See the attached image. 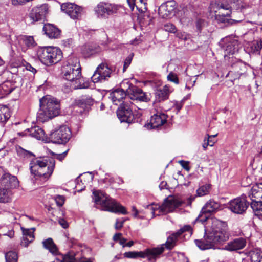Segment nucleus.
Here are the masks:
<instances>
[{
	"label": "nucleus",
	"mask_w": 262,
	"mask_h": 262,
	"mask_svg": "<svg viewBox=\"0 0 262 262\" xmlns=\"http://www.w3.org/2000/svg\"><path fill=\"white\" fill-rule=\"evenodd\" d=\"M211 220V226L206 230L204 238L194 241L196 246L201 250L216 248L228 241L230 236L226 222L216 219Z\"/></svg>",
	"instance_id": "obj_1"
},
{
	"label": "nucleus",
	"mask_w": 262,
	"mask_h": 262,
	"mask_svg": "<svg viewBox=\"0 0 262 262\" xmlns=\"http://www.w3.org/2000/svg\"><path fill=\"white\" fill-rule=\"evenodd\" d=\"M17 154L24 158H33L30 163V170L31 174L35 177H43L48 179L52 175L55 165L54 158L35 159L34 155L20 147L17 148Z\"/></svg>",
	"instance_id": "obj_2"
},
{
	"label": "nucleus",
	"mask_w": 262,
	"mask_h": 262,
	"mask_svg": "<svg viewBox=\"0 0 262 262\" xmlns=\"http://www.w3.org/2000/svg\"><path fill=\"white\" fill-rule=\"evenodd\" d=\"M40 107L37 118L42 122L57 116L60 113L59 101L50 95H47L40 99Z\"/></svg>",
	"instance_id": "obj_3"
},
{
	"label": "nucleus",
	"mask_w": 262,
	"mask_h": 262,
	"mask_svg": "<svg viewBox=\"0 0 262 262\" xmlns=\"http://www.w3.org/2000/svg\"><path fill=\"white\" fill-rule=\"evenodd\" d=\"M93 199L97 205H100L102 209L114 213L120 212L123 214H126L125 208L120 205L115 200L111 198L99 191H94L93 192Z\"/></svg>",
	"instance_id": "obj_4"
},
{
	"label": "nucleus",
	"mask_w": 262,
	"mask_h": 262,
	"mask_svg": "<svg viewBox=\"0 0 262 262\" xmlns=\"http://www.w3.org/2000/svg\"><path fill=\"white\" fill-rule=\"evenodd\" d=\"M36 55L42 63L51 66L60 61L62 58L61 50L57 47H40L36 51Z\"/></svg>",
	"instance_id": "obj_5"
},
{
	"label": "nucleus",
	"mask_w": 262,
	"mask_h": 262,
	"mask_svg": "<svg viewBox=\"0 0 262 262\" xmlns=\"http://www.w3.org/2000/svg\"><path fill=\"white\" fill-rule=\"evenodd\" d=\"M81 67L79 60L76 57H71L66 64L62 68V74L64 79L71 81L77 77L80 76Z\"/></svg>",
	"instance_id": "obj_6"
},
{
	"label": "nucleus",
	"mask_w": 262,
	"mask_h": 262,
	"mask_svg": "<svg viewBox=\"0 0 262 262\" xmlns=\"http://www.w3.org/2000/svg\"><path fill=\"white\" fill-rule=\"evenodd\" d=\"M182 202L173 198L166 199L162 205L152 204L147 206V208L151 211L153 215H160L173 211L174 209L181 206Z\"/></svg>",
	"instance_id": "obj_7"
},
{
	"label": "nucleus",
	"mask_w": 262,
	"mask_h": 262,
	"mask_svg": "<svg viewBox=\"0 0 262 262\" xmlns=\"http://www.w3.org/2000/svg\"><path fill=\"white\" fill-rule=\"evenodd\" d=\"M251 200V207L256 216L262 213V183L253 186L248 192Z\"/></svg>",
	"instance_id": "obj_8"
},
{
	"label": "nucleus",
	"mask_w": 262,
	"mask_h": 262,
	"mask_svg": "<svg viewBox=\"0 0 262 262\" xmlns=\"http://www.w3.org/2000/svg\"><path fill=\"white\" fill-rule=\"evenodd\" d=\"M185 232H187L189 236H191L192 234V228L190 225H185L177 232L172 233L167 237V241L165 244H163L158 247L153 248L152 249H161L162 251L161 253L157 254L155 256L156 259L159 257V256L164 251L165 249H172L176 245L177 241L180 236Z\"/></svg>",
	"instance_id": "obj_9"
},
{
	"label": "nucleus",
	"mask_w": 262,
	"mask_h": 262,
	"mask_svg": "<svg viewBox=\"0 0 262 262\" xmlns=\"http://www.w3.org/2000/svg\"><path fill=\"white\" fill-rule=\"evenodd\" d=\"M135 104L129 99H125L117 110V115L121 122L132 123L135 120L133 109Z\"/></svg>",
	"instance_id": "obj_10"
},
{
	"label": "nucleus",
	"mask_w": 262,
	"mask_h": 262,
	"mask_svg": "<svg viewBox=\"0 0 262 262\" xmlns=\"http://www.w3.org/2000/svg\"><path fill=\"white\" fill-rule=\"evenodd\" d=\"M220 207L221 205L219 202L213 200H209L202 208L195 221L202 223L205 222L211 213L217 212L220 210Z\"/></svg>",
	"instance_id": "obj_11"
},
{
	"label": "nucleus",
	"mask_w": 262,
	"mask_h": 262,
	"mask_svg": "<svg viewBox=\"0 0 262 262\" xmlns=\"http://www.w3.org/2000/svg\"><path fill=\"white\" fill-rule=\"evenodd\" d=\"M119 9V6L108 2H100L94 9L95 13L98 17L106 18L108 16L117 13Z\"/></svg>",
	"instance_id": "obj_12"
},
{
	"label": "nucleus",
	"mask_w": 262,
	"mask_h": 262,
	"mask_svg": "<svg viewBox=\"0 0 262 262\" xmlns=\"http://www.w3.org/2000/svg\"><path fill=\"white\" fill-rule=\"evenodd\" d=\"M162 251L161 249L147 248L143 251H129L124 253V257L128 258H147L151 262H155V256Z\"/></svg>",
	"instance_id": "obj_13"
},
{
	"label": "nucleus",
	"mask_w": 262,
	"mask_h": 262,
	"mask_svg": "<svg viewBox=\"0 0 262 262\" xmlns=\"http://www.w3.org/2000/svg\"><path fill=\"white\" fill-rule=\"evenodd\" d=\"M71 137L70 129L66 126H61L58 129L51 133L49 138L54 143L65 144Z\"/></svg>",
	"instance_id": "obj_14"
},
{
	"label": "nucleus",
	"mask_w": 262,
	"mask_h": 262,
	"mask_svg": "<svg viewBox=\"0 0 262 262\" xmlns=\"http://www.w3.org/2000/svg\"><path fill=\"white\" fill-rule=\"evenodd\" d=\"M249 202L246 196L242 195L231 200L228 204L229 209L233 213L242 214L244 213L249 206Z\"/></svg>",
	"instance_id": "obj_15"
},
{
	"label": "nucleus",
	"mask_w": 262,
	"mask_h": 262,
	"mask_svg": "<svg viewBox=\"0 0 262 262\" xmlns=\"http://www.w3.org/2000/svg\"><path fill=\"white\" fill-rule=\"evenodd\" d=\"M112 70L106 63L100 64L96 70L91 78L93 82H103L111 77Z\"/></svg>",
	"instance_id": "obj_16"
},
{
	"label": "nucleus",
	"mask_w": 262,
	"mask_h": 262,
	"mask_svg": "<svg viewBox=\"0 0 262 262\" xmlns=\"http://www.w3.org/2000/svg\"><path fill=\"white\" fill-rule=\"evenodd\" d=\"M61 9L73 19L78 18L81 16L82 12L81 7L71 3H63L61 5Z\"/></svg>",
	"instance_id": "obj_17"
},
{
	"label": "nucleus",
	"mask_w": 262,
	"mask_h": 262,
	"mask_svg": "<svg viewBox=\"0 0 262 262\" xmlns=\"http://www.w3.org/2000/svg\"><path fill=\"white\" fill-rule=\"evenodd\" d=\"M48 12V6L47 4H42L34 7L31 10L29 16L33 21H38L45 19Z\"/></svg>",
	"instance_id": "obj_18"
},
{
	"label": "nucleus",
	"mask_w": 262,
	"mask_h": 262,
	"mask_svg": "<svg viewBox=\"0 0 262 262\" xmlns=\"http://www.w3.org/2000/svg\"><path fill=\"white\" fill-rule=\"evenodd\" d=\"M176 2L174 1H167L162 4L159 8L158 13L163 18H169L174 15Z\"/></svg>",
	"instance_id": "obj_19"
},
{
	"label": "nucleus",
	"mask_w": 262,
	"mask_h": 262,
	"mask_svg": "<svg viewBox=\"0 0 262 262\" xmlns=\"http://www.w3.org/2000/svg\"><path fill=\"white\" fill-rule=\"evenodd\" d=\"M18 184L17 177L9 173H4L0 179V186L10 190L18 187Z\"/></svg>",
	"instance_id": "obj_20"
},
{
	"label": "nucleus",
	"mask_w": 262,
	"mask_h": 262,
	"mask_svg": "<svg viewBox=\"0 0 262 262\" xmlns=\"http://www.w3.org/2000/svg\"><path fill=\"white\" fill-rule=\"evenodd\" d=\"M167 115L164 113H157L151 117L150 123L145 126L147 128H157L166 122Z\"/></svg>",
	"instance_id": "obj_21"
},
{
	"label": "nucleus",
	"mask_w": 262,
	"mask_h": 262,
	"mask_svg": "<svg viewBox=\"0 0 262 262\" xmlns=\"http://www.w3.org/2000/svg\"><path fill=\"white\" fill-rule=\"evenodd\" d=\"M133 92L132 93L129 97V100H138L147 102L150 100V95L144 92L142 89L138 87L134 88Z\"/></svg>",
	"instance_id": "obj_22"
},
{
	"label": "nucleus",
	"mask_w": 262,
	"mask_h": 262,
	"mask_svg": "<svg viewBox=\"0 0 262 262\" xmlns=\"http://www.w3.org/2000/svg\"><path fill=\"white\" fill-rule=\"evenodd\" d=\"M133 92L132 93L129 97V100H138L147 102L150 100V95L144 92L142 89L138 87L134 88Z\"/></svg>",
	"instance_id": "obj_23"
},
{
	"label": "nucleus",
	"mask_w": 262,
	"mask_h": 262,
	"mask_svg": "<svg viewBox=\"0 0 262 262\" xmlns=\"http://www.w3.org/2000/svg\"><path fill=\"white\" fill-rule=\"evenodd\" d=\"M246 241L245 238L240 237L229 242L225 247V249L233 251L242 249L245 247Z\"/></svg>",
	"instance_id": "obj_24"
},
{
	"label": "nucleus",
	"mask_w": 262,
	"mask_h": 262,
	"mask_svg": "<svg viewBox=\"0 0 262 262\" xmlns=\"http://www.w3.org/2000/svg\"><path fill=\"white\" fill-rule=\"evenodd\" d=\"M126 96L127 95L125 92L117 89L110 93L109 98L114 104L118 105L123 99H129L128 97H126Z\"/></svg>",
	"instance_id": "obj_25"
},
{
	"label": "nucleus",
	"mask_w": 262,
	"mask_h": 262,
	"mask_svg": "<svg viewBox=\"0 0 262 262\" xmlns=\"http://www.w3.org/2000/svg\"><path fill=\"white\" fill-rule=\"evenodd\" d=\"M239 47L238 41L236 39H231L226 43L225 46V56L233 55L238 51Z\"/></svg>",
	"instance_id": "obj_26"
},
{
	"label": "nucleus",
	"mask_w": 262,
	"mask_h": 262,
	"mask_svg": "<svg viewBox=\"0 0 262 262\" xmlns=\"http://www.w3.org/2000/svg\"><path fill=\"white\" fill-rule=\"evenodd\" d=\"M43 31L45 34L50 38H57L60 34V31L58 28L50 24L44 25Z\"/></svg>",
	"instance_id": "obj_27"
},
{
	"label": "nucleus",
	"mask_w": 262,
	"mask_h": 262,
	"mask_svg": "<svg viewBox=\"0 0 262 262\" xmlns=\"http://www.w3.org/2000/svg\"><path fill=\"white\" fill-rule=\"evenodd\" d=\"M169 93V86L167 85H165L162 88L158 89L155 93L156 99L158 101L167 99L168 97Z\"/></svg>",
	"instance_id": "obj_28"
},
{
	"label": "nucleus",
	"mask_w": 262,
	"mask_h": 262,
	"mask_svg": "<svg viewBox=\"0 0 262 262\" xmlns=\"http://www.w3.org/2000/svg\"><path fill=\"white\" fill-rule=\"evenodd\" d=\"M29 135L37 140H43L45 137L44 130L39 126H34L31 128L28 129Z\"/></svg>",
	"instance_id": "obj_29"
},
{
	"label": "nucleus",
	"mask_w": 262,
	"mask_h": 262,
	"mask_svg": "<svg viewBox=\"0 0 262 262\" xmlns=\"http://www.w3.org/2000/svg\"><path fill=\"white\" fill-rule=\"evenodd\" d=\"M70 82H71V86H72L74 89H86L89 86V83L84 82V79L83 77H82L81 73L80 76L77 77Z\"/></svg>",
	"instance_id": "obj_30"
},
{
	"label": "nucleus",
	"mask_w": 262,
	"mask_h": 262,
	"mask_svg": "<svg viewBox=\"0 0 262 262\" xmlns=\"http://www.w3.org/2000/svg\"><path fill=\"white\" fill-rule=\"evenodd\" d=\"M120 87L119 89L125 92L129 97L136 86L130 83L128 80L125 79L120 83Z\"/></svg>",
	"instance_id": "obj_31"
},
{
	"label": "nucleus",
	"mask_w": 262,
	"mask_h": 262,
	"mask_svg": "<svg viewBox=\"0 0 262 262\" xmlns=\"http://www.w3.org/2000/svg\"><path fill=\"white\" fill-rule=\"evenodd\" d=\"M18 39L21 46L24 45L28 48H31L36 45V42L32 36L21 35L18 37Z\"/></svg>",
	"instance_id": "obj_32"
},
{
	"label": "nucleus",
	"mask_w": 262,
	"mask_h": 262,
	"mask_svg": "<svg viewBox=\"0 0 262 262\" xmlns=\"http://www.w3.org/2000/svg\"><path fill=\"white\" fill-rule=\"evenodd\" d=\"M43 247L48 249L50 252L53 254L56 255L58 253V249L56 245L53 242V240L51 238H48V239L42 242Z\"/></svg>",
	"instance_id": "obj_33"
},
{
	"label": "nucleus",
	"mask_w": 262,
	"mask_h": 262,
	"mask_svg": "<svg viewBox=\"0 0 262 262\" xmlns=\"http://www.w3.org/2000/svg\"><path fill=\"white\" fill-rule=\"evenodd\" d=\"M94 100L90 96H84L76 101V105L78 107L85 108L88 106L92 105Z\"/></svg>",
	"instance_id": "obj_34"
},
{
	"label": "nucleus",
	"mask_w": 262,
	"mask_h": 262,
	"mask_svg": "<svg viewBox=\"0 0 262 262\" xmlns=\"http://www.w3.org/2000/svg\"><path fill=\"white\" fill-rule=\"evenodd\" d=\"M219 10L224 9L227 11L225 15L231 16L232 14V6L228 2V0L217 1L215 3Z\"/></svg>",
	"instance_id": "obj_35"
},
{
	"label": "nucleus",
	"mask_w": 262,
	"mask_h": 262,
	"mask_svg": "<svg viewBox=\"0 0 262 262\" xmlns=\"http://www.w3.org/2000/svg\"><path fill=\"white\" fill-rule=\"evenodd\" d=\"M231 68L236 72L243 75L246 73L247 66L241 61H237L232 64Z\"/></svg>",
	"instance_id": "obj_36"
},
{
	"label": "nucleus",
	"mask_w": 262,
	"mask_h": 262,
	"mask_svg": "<svg viewBox=\"0 0 262 262\" xmlns=\"http://www.w3.org/2000/svg\"><path fill=\"white\" fill-rule=\"evenodd\" d=\"M12 192L10 190L3 187L0 188V203H8L11 200Z\"/></svg>",
	"instance_id": "obj_37"
},
{
	"label": "nucleus",
	"mask_w": 262,
	"mask_h": 262,
	"mask_svg": "<svg viewBox=\"0 0 262 262\" xmlns=\"http://www.w3.org/2000/svg\"><path fill=\"white\" fill-rule=\"evenodd\" d=\"M10 117L9 108L3 105H0V122H6Z\"/></svg>",
	"instance_id": "obj_38"
},
{
	"label": "nucleus",
	"mask_w": 262,
	"mask_h": 262,
	"mask_svg": "<svg viewBox=\"0 0 262 262\" xmlns=\"http://www.w3.org/2000/svg\"><path fill=\"white\" fill-rule=\"evenodd\" d=\"M250 254L251 262H262V251L260 249H254Z\"/></svg>",
	"instance_id": "obj_39"
},
{
	"label": "nucleus",
	"mask_w": 262,
	"mask_h": 262,
	"mask_svg": "<svg viewBox=\"0 0 262 262\" xmlns=\"http://www.w3.org/2000/svg\"><path fill=\"white\" fill-rule=\"evenodd\" d=\"M210 188L211 185L208 184L200 186L196 190V196H203L207 194L209 192Z\"/></svg>",
	"instance_id": "obj_40"
},
{
	"label": "nucleus",
	"mask_w": 262,
	"mask_h": 262,
	"mask_svg": "<svg viewBox=\"0 0 262 262\" xmlns=\"http://www.w3.org/2000/svg\"><path fill=\"white\" fill-rule=\"evenodd\" d=\"M6 262H17V253L13 251H10L5 253Z\"/></svg>",
	"instance_id": "obj_41"
},
{
	"label": "nucleus",
	"mask_w": 262,
	"mask_h": 262,
	"mask_svg": "<svg viewBox=\"0 0 262 262\" xmlns=\"http://www.w3.org/2000/svg\"><path fill=\"white\" fill-rule=\"evenodd\" d=\"M230 5H233L236 9L243 10L247 8L248 5L244 3L243 0H228Z\"/></svg>",
	"instance_id": "obj_42"
},
{
	"label": "nucleus",
	"mask_w": 262,
	"mask_h": 262,
	"mask_svg": "<svg viewBox=\"0 0 262 262\" xmlns=\"http://www.w3.org/2000/svg\"><path fill=\"white\" fill-rule=\"evenodd\" d=\"M136 7L141 12L146 11L147 9V0H136Z\"/></svg>",
	"instance_id": "obj_43"
},
{
	"label": "nucleus",
	"mask_w": 262,
	"mask_h": 262,
	"mask_svg": "<svg viewBox=\"0 0 262 262\" xmlns=\"http://www.w3.org/2000/svg\"><path fill=\"white\" fill-rule=\"evenodd\" d=\"M242 75L231 68L226 75V77H229V80L233 83L234 80L239 79Z\"/></svg>",
	"instance_id": "obj_44"
},
{
	"label": "nucleus",
	"mask_w": 262,
	"mask_h": 262,
	"mask_svg": "<svg viewBox=\"0 0 262 262\" xmlns=\"http://www.w3.org/2000/svg\"><path fill=\"white\" fill-rule=\"evenodd\" d=\"M1 87L6 94L11 93L14 89V88L12 86V83L9 81L4 82Z\"/></svg>",
	"instance_id": "obj_45"
},
{
	"label": "nucleus",
	"mask_w": 262,
	"mask_h": 262,
	"mask_svg": "<svg viewBox=\"0 0 262 262\" xmlns=\"http://www.w3.org/2000/svg\"><path fill=\"white\" fill-rule=\"evenodd\" d=\"M246 50L249 53H257L255 40L248 42L246 46Z\"/></svg>",
	"instance_id": "obj_46"
},
{
	"label": "nucleus",
	"mask_w": 262,
	"mask_h": 262,
	"mask_svg": "<svg viewBox=\"0 0 262 262\" xmlns=\"http://www.w3.org/2000/svg\"><path fill=\"white\" fill-rule=\"evenodd\" d=\"M168 81L173 82L176 84L179 83V80L177 75L173 72H170L167 76Z\"/></svg>",
	"instance_id": "obj_47"
},
{
	"label": "nucleus",
	"mask_w": 262,
	"mask_h": 262,
	"mask_svg": "<svg viewBox=\"0 0 262 262\" xmlns=\"http://www.w3.org/2000/svg\"><path fill=\"white\" fill-rule=\"evenodd\" d=\"M82 52L85 56L88 57L93 54L94 51L90 46L86 45L82 48Z\"/></svg>",
	"instance_id": "obj_48"
},
{
	"label": "nucleus",
	"mask_w": 262,
	"mask_h": 262,
	"mask_svg": "<svg viewBox=\"0 0 262 262\" xmlns=\"http://www.w3.org/2000/svg\"><path fill=\"white\" fill-rule=\"evenodd\" d=\"M133 57V54H131L129 55L125 59L124 62V66L123 69V72H124L126 71V69L129 67L130 64L131 62L132 61Z\"/></svg>",
	"instance_id": "obj_49"
},
{
	"label": "nucleus",
	"mask_w": 262,
	"mask_h": 262,
	"mask_svg": "<svg viewBox=\"0 0 262 262\" xmlns=\"http://www.w3.org/2000/svg\"><path fill=\"white\" fill-rule=\"evenodd\" d=\"M164 29L165 31L171 33H175L177 31L175 26L171 23L165 24L164 26Z\"/></svg>",
	"instance_id": "obj_50"
},
{
	"label": "nucleus",
	"mask_w": 262,
	"mask_h": 262,
	"mask_svg": "<svg viewBox=\"0 0 262 262\" xmlns=\"http://www.w3.org/2000/svg\"><path fill=\"white\" fill-rule=\"evenodd\" d=\"M23 230V236H27L29 238H31V239H34V236L33 234V231L32 229H25L21 228Z\"/></svg>",
	"instance_id": "obj_51"
},
{
	"label": "nucleus",
	"mask_w": 262,
	"mask_h": 262,
	"mask_svg": "<svg viewBox=\"0 0 262 262\" xmlns=\"http://www.w3.org/2000/svg\"><path fill=\"white\" fill-rule=\"evenodd\" d=\"M33 240L34 239H31V238H28L27 236H23L21 241V245L25 247H27L30 243L33 241Z\"/></svg>",
	"instance_id": "obj_52"
},
{
	"label": "nucleus",
	"mask_w": 262,
	"mask_h": 262,
	"mask_svg": "<svg viewBox=\"0 0 262 262\" xmlns=\"http://www.w3.org/2000/svg\"><path fill=\"white\" fill-rule=\"evenodd\" d=\"M55 200L58 206H61L64 203V197L62 195H57L55 196Z\"/></svg>",
	"instance_id": "obj_53"
},
{
	"label": "nucleus",
	"mask_w": 262,
	"mask_h": 262,
	"mask_svg": "<svg viewBox=\"0 0 262 262\" xmlns=\"http://www.w3.org/2000/svg\"><path fill=\"white\" fill-rule=\"evenodd\" d=\"M230 16L225 15V13H221L215 15V19L221 23H225L226 17H230Z\"/></svg>",
	"instance_id": "obj_54"
},
{
	"label": "nucleus",
	"mask_w": 262,
	"mask_h": 262,
	"mask_svg": "<svg viewBox=\"0 0 262 262\" xmlns=\"http://www.w3.org/2000/svg\"><path fill=\"white\" fill-rule=\"evenodd\" d=\"M216 136H217V134L214 135H211V136L208 135L207 139V140L204 139V143L203 144V148H204V150H206L208 146H210L209 138H210L211 137H215Z\"/></svg>",
	"instance_id": "obj_55"
},
{
	"label": "nucleus",
	"mask_w": 262,
	"mask_h": 262,
	"mask_svg": "<svg viewBox=\"0 0 262 262\" xmlns=\"http://www.w3.org/2000/svg\"><path fill=\"white\" fill-rule=\"evenodd\" d=\"M124 222H125L124 220H123V219L120 220L119 219H117L116 221V223H115V229L117 230L121 229L122 227Z\"/></svg>",
	"instance_id": "obj_56"
},
{
	"label": "nucleus",
	"mask_w": 262,
	"mask_h": 262,
	"mask_svg": "<svg viewBox=\"0 0 262 262\" xmlns=\"http://www.w3.org/2000/svg\"><path fill=\"white\" fill-rule=\"evenodd\" d=\"M13 5H22L32 0H11Z\"/></svg>",
	"instance_id": "obj_57"
},
{
	"label": "nucleus",
	"mask_w": 262,
	"mask_h": 262,
	"mask_svg": "<svg viewBox=\"0 0 262 262\" xmlns=\"http://www.w3.org/2000/svg\"><path fill=\"white\" fill-rule=\"evenodd\" d=\"M61 262H75V258L69 255L62 256Z\"/></svg>",
	"instance_id": "obj_58"
},
{
	"label": "nucleus",
	"mask_w": 262,
	"mask_h": 262,
	"mask_svg": "<svg viewBox=\"0 0 262 262\" xmlns=\"http://www.w3.org/2000/svg\"><path fill=\"white\" fill-rule=\"evenodd\" d=\"M184 104V102H183V101H176L174 103V104H173V107L177 110V113L179 112L180 110L182 108L183 105Z\"/></svg>",
	"instance_id": "obj_59"
},
{
	"label": "nucleus",
	"mask_w": 262,
	"mask_h": 262,
	"mask_svg": "<svg viewBox=\"0 0 262 262\" xmlns=\"http://www.w3.org/2000/svg\"><path fill=\"white\" fill-rule=\"evenodd\" d=\"M67 153V151H66L63 153L60 154H55L53 153V152H52V155L55 156L56 158L57 159H58L60 161H61L66 157Z\"/></svg>",
	"instance_id": "obj_60"
},
{
	"label": "nucleus",
	"mask_w": 262,
	"mask_h": 262,
	"mask_svg": "<svg viewBox=\"0 0 262 262\" xmlns=\"http://www.w3.org/2000/svg\"><path fill=\"white\" fill-rule=\"evenodd\" d=\"M58 223L64 229L67 228L69 226L68 223L63 218H59L58 219Z\"/></svg>",
	"instance_id": "obj_61"
},
{
	"label": "nucleus",
	"mask_w": 262,
	"mask_h": 262,
	"mask_svg": "<svg viewBox=\"0 0 262 262\" xmlns=\"http://www.w3.org/2000/svg\"><path fill=\"white\" fill-rule=\"evenodd\" d=\"M204 24V21L202 19H198L196 23V27L198 30L201 32L202 29V27Z\"/></svg>",
	"instance_id": "obj_62"
},
{
	"label": "nucleus",
	"mask_w": 262,
	"mask_h": 262,
	"mask_svg": "<svg viewBox=\"0 0 262 262\" xmlns=\"http://www.w3.org/2000/svg\"><path fill=\"white\" fill-rule=\"evenodd\" d=\"M255 41L257 49V53L259 54L260 50L262 49V38L259 40H255Z\"/></svg>",
	"instance_id": "obj_63"
},
{
	"label": "nucleus",
	"mask_w": 262,
	"mask_h": 262,
	"mask_svg": "<svg viewBox=\"0 0 262 262\" xmlns=\"http://www.w3.org/2000/svg\"><path fill=\"white\" fill-rule=\"evenodd\" d=\"M178 257L180 262H188V258L185 256L184 253H180L178 254Z\"/></svg>",
	"instance_id": "obj_64"
}]
</instances>
